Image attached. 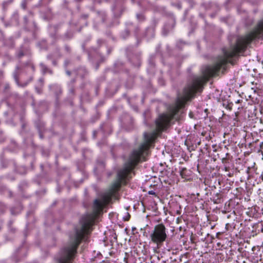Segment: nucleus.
Wrapping results in <instances>:
<instances>
[{"label":"nucleus","mask_w":263,"mask_h":263,"mask_svg":"<svg viewBox=\"0 0 263 263\" xmlns=\"http://www.w3.org/2000/svg\"><path fill=\"white\" fill-rule=\"evenodd\" d=\"M166 228L161 223L156 225L150 234L151 241L157 246L161 245L166 240Z\"/></svg>","instance_id":"nucleus-1"},{"label":"nucleus","mask_w":263,"mask_h":263,"mask_svg":"<svg viewBox=\"0 0 263 263\" xmlns=\"http://www.w3.org/2000/svg\"><path fill=\"white\" fill-rule=\"evenodd\" d=\"M129 218H130V215L128 213H127V215L125 217H124L123 218L125 221H127L129 220Z\"/></svg>","instance_id":"nucleus-2"},{"label":"nucleus","mask_w":263,"mask_h":263,"mask_svg":"<svg viewBox=\"0 0 263 263\" xmlns=\"http://www.w3.org/2000/svg\"><path fill=\"white\" fill-rule=\"evenodd\" d=\"M148 194L150 195H155V192L153 191H150L148 192Z\"/></svg>","instance_id":"nucleus-3"},{"label":"nucleus","mask_w":263,"mask_h":263,"mask_svg":"<svg viewBox=\"0 0 263 263\" xmlns=\"http://www.w3.org/2000/svg\"><path fill=\"white\" fill-rule=\"evenodd\" d=\"M67 73L69 75L70 74V72L69 71H67Z\"/></svg>","instance_id":"nucleus-4"}]
</instances>
